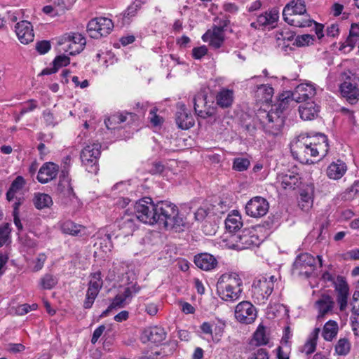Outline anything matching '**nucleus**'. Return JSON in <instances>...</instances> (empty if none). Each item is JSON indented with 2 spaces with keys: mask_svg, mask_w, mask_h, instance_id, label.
<instances>
[{
  "mask_svg": "<svg viewBox=\"0 0 359 359\" xmlns=\"http://www.w3.org/2000/svg\"><path fill=\"white\" fill-rule=\"evenodd\" d=\"M140 221L148 224H158L166 229L183 231L188 223L180 214L177 206L168 201L154 203L151 198H144L136 202Z\"/></svg>",
  "mask_w": 359,
  "mask_h": 359,
  "instance_id": "f257e3e1",
  "label": "nucleus"
},
{
  "mask_svg": "<svg viewBox=\"0 0 359 359\" xmlns=\"http://www.w3.org/2000/svg\"><path fill=\"white\" fill-rule=\"evenodd\" d=\"M292 156L302 163H314L311 158H323L327 154L329 144L327 137L324 134L311 137L301 135L290 142Z\"/></svg>",
  "mask_w": 359,
  "mask_h": 359,
  "instance_id": "f03ea898",
  "label": "nucleus"
},
{
  "mask_svg": "<svg viewBox=\"0 0 359 359\" xmlns=\"http://www.w3.org/2000/svg\"><path fill=\"white\" fill-rule=\"evenodd\" d=\"M217 294L226 302L238 300L243 292V280L234 272L222 274L217 282Z\"/></svg>",
  "mask_w": 359,
  "mask_h": 359,
  "instance_id": "7ed1b4c3",
  "label": "nucleus"
},
{
  "mask_svg": "<svg viewBox=\"0 0 359 359\" xmlns=\"http://www.w3.org/2000/svg\"><path fill=\"white\" fill-rule=\"evenodd\" d=\"M283 17L289 25L297 27H309L314 22L306 13L303 0H292L288 3L283 8Z\"/></svg>",
  "mask_w": 359,
  "mask_h": 359,
  "instance_id": "20e7f679",
  "label": "nucleus"
},
{
  "mask_svg": "<svg viewBox=\"0 0 359 359\" xmlns=\"http://www.w3.org/2000/svg\"><path fill=\"white\" fill-rule=\"evenodd\" d=\"M224 242L229 249L242 250L259 245L261 241L254 229H245L241 233L231 234Z\"/></svg>",
  "mask_w": 359,
  "mask_h": 359,
  "instance_id": "39448f33",
  "label": "nucleus"
},
{
  "mask_svg": "<svg viewBox=\"0 0 359 359\" xmlns=\"http://www.w3.org/2000/svg\"><path fill=\"white\" fill-rule=\"evenodd\" d=\"M274 276L269 278L261 277L255 279L252 285L251 293L255 302L264 304L268 300L274 288Z\"/></svg>",
  "mask_w": 359,
  "mask_h": 359,
  "instance_id": "423d86ee",
  "label": "nucleus"
},
{
  "mask_svg": "<svg viewBox=\"0 0 359 359\" xmlns=\"http://www.w3.org/2000/svg\"><path fill=\"white\" fill-rule=\"evenodd\" d=\"M101 145L98 142H94L86 145L81 153V160L84 165L87 167L88 172H95L97 171V163L100 156Z\"/></svg>",
  "mask_w": 359,
  "mask_h": 359,
  "instance_id": "0eeeda50",
  "label": "nucleus"
},
{
  "mask_svg": "<svg viewBox=\"0 0 359 359\" xmlns=\"http://www.w3.org/2000/svg\"><path fill=\"white\" fill-rule=\"evenodd\" d=\"M86 43L85 37L80 33L73 32L65 34L60 44L64 45L63 50L74 55L80 53Z\"/></svg>",
  "mask_w": 359,
  "mask_h": 359,
  "instance_id": "6e6552de",
  "label": "nucleus"
},
{
  "mask_svg": "<svg viewBox=\"0 0 359 359\" xmlns=\"http://www.w3.org/2000/svg\"><path fill=\"white\" fill-rule=\"evenodd\" d=\"M229 23V20L227 19L220 21L218 26H213L202 36L203 41L208 42L215 48H220L224 41V29Z\"/></svg>",
  "mask_w": 359,
  "mask_h": 359,
  "instance_id": "1a4fd4ad",
  "label": "nucleus"
},
{
  "mask_svg": "<svg viewBox=\"0 0 359 359\" xmlns=\"http://www.w3.org/2000/svg\"><path fill=\"white\" fill-rule=\"evenodd\" d=\"M262 123L264 125V128L266 133L277 136L281 132L284 120L283 118L278 114V112L270 111L267 113H264V116H263L262 118Z\"/></svg>",
  "mask_w": 359,
  "mask_h": 359,
  "instance_id": "9d476101",
  "label": "nucleus"
},
{
  "mask_svg": "<svg viewBox=\"0 0 359 359\" xmlns=\"http://www.w3.org/2000/svg\"><path fill=\"white\" fill-rule=\"evenodd\" d=\"M235 317L240 323L250 324L257 318V310L249 301H243L235 308Z\"/></svg>",
  "mask_w": 359,
  "mask_h": 359,
  "instance_id": "9b49d317",
  "label": "nucleus"
},
{
  "mask_svg": "<svg viewBox=\"0 0 359 359\" xmlns=\"http://www.w3.org/2000/svg\"><path fill=\"white\" fill-rule=\"evenodd\" d=\"M269 209V202L261 196L252 198L245 205L246 214L255 218L264 216L268 212Z\"/></svg>",
  "mask_w": 359,
  "mask_h": 359,
  "instance_id": "f8f14e48",
  "label": "nucleus"
},
{
  "mask_svg": "<svg viewBox=\"0 0 359 359\" xmlns=\"http://www.w3.org/2000/svg\"><path fill=\"white\" fill-rule=\"evenodd\" d=\"M334 288L336 294V301L339 305V310L344 311L348 306L350 294L349 286L343 276H337V280L334 282Z\"/></svg>",
  "mask_w": 359,
  "mask_h": 359,
  "instance_id": "ddd939ff",
  "label": "nucleus"
},
{
  "mask_svg": "<svg viewBox=\"0 0 359 359\" xmlns=\"http://www.w3.org/2000/svg\"><path fill=\"white\" fill-rule=\"evenodd\" d=\"M317 260L309 253L299 255L295 259L294 268L299 271V273L309 276L313 271Z\"/></svg>",
  "mask_w": 359,
  "mask_h": 359,
  "instance_id": "4468645a",
  "label": "nucleus"
},
{
  "mask_svg": "<svg viewBox=\"0 0 359 359\" xmlns=\"http://www.w3.org/2000/svg\"><path fill=\"white\" fill-rule=\"evenodd\" d=\"M316 94V88L311 83H303L298 85L292 93V99L297 102L312 98Z\"/></svg>",
  "mask_w": 359,
  "mask_h": 359,
  "instance_id": "2eb2a0df",
  "label": "nucleus"
},
{
  "mask_svg": "<svg viewBox=\"0 0 359 359\" xmlns=\"http://www.w3.org/2000/svg\"><path fill=\"white\" fill-rule=\"evenodd\" d=\"M15 31L19 41L24 44L33 41L34 34L33 26L27 20H22L15 26Z\"/></svg>",
  "mask_w": 359,
  "mask_h": 359,
  "instance_id": "dca6fc26",
  "label": "nucleus"
},
{
  "mask_svg": "<svg viewBox=\"0 0 359 359\" xmlns=\"http://www.w3.org/2000/svg\"><path fill=\"white\" fill-rule=\"evenodd\" d=\"M207 96L203 92L197 93L194 98V110L196 114L203 118L211 116L213 109L208 105Z\"/></svg>",
  "mask_w": 359,
  "mask_h": 359,
  "instance_id": "f3484780",
  "label": "nucleus"
},
{
  "mask_svg": "<svg viewBox=\"0 0 359 359\" xmlns=\"http://www.w3.org/2000/svg\"><path fill=\"white\" fill-rule=\"evenodd\" d=\"M334 302L331 296L323 294L314 303V308L318 311L317 318H323L327 314L332 313Z\"/></svg>",
  "mask_w": 359,
  "mask_h": 359,
  "instance_id": "a211bd4d",
  "label": "nucleus"
},
{
  "mask_svg": "<svg viewBox=\"0 0 359 359\" xmlns=\"http://www.w3.org/2000/svg\"><path fill=\"white\" fill-rule=\"evenodd\" d=\"M58 174V166L52 162L45 163L39 169L37 180L41 184H46L55 179Z\"/></svg>",
  "mask_w": 359,
  "mask_h": 359,
  "instance_id": "6ab92c4d",
  "label": "nucleus"
},
{
  "mask_svg": "<svg viewBox=\"0 0 359 359\" xmlns=\"http://www.w3.org/2000/svg\"><path fill=\"white\" fill-rule=\"evenodd\" d=\"M135 215L126 212L118 221V226L123 230V233L126 235L131 234L136 229V222L140 221L135 205Z\"/></svg>",
  "mask_w": 359,
  "mask_h": 359,
  "instance_id": "aec40b11",
  "label": "nucleus"
},
{
  "mask_svg": "<svg viewBox=\"0 0 359 359\" xmlns=\"http://www.w3.org/2000/svg\"><path fill=\"white\" fill-rule=\"evenodd\" d=\"M166 337V332L161 327L154 326L145 329L142 339L144 342L150 341L154 344L161 343Z\"/></svg>",
  "mask_w": 359,
  "mask_h": 359,
  "instance_id": "412c9836",
  "label": "nucleus"
},
{
  "mask_svg": "<svg viewBox=\"0 0 359 359\" xmlns=\"http://www.w3.org/2000/svg\"><path fill=\"white\" fill-rule=\"evenodd\" d=\"M194 263L203 271H211L217 266L216 258L209 253H201L194 257Z\"/></svg>",
  "mask_w": 359,
  "mask_h": 359,
  "instance_id": "4be33fe9",
  "label": "nucleus"
},
{
  "mask_svg": "<svg viewBox=\"0 0 359 359\" xmlns=\"http://www.w3.org/2000/svg\"><path fill=\"white\" fill-rule=\"evenodd\" d=\"M176 123L178 127L183 130L191 128L194 125V118L189 113L184 105H181L176 113Z\"/></svg>",
  "mask_w": 359,
  "mask_h": 359,
  "instance_id": "5701e85b",
  "label": "nucleus"
},
{
  "mask_svg": "<svg viewBox=\"0 0 359 359\" xmlns=\"http://www.w3.org/2000/svg\"><path fill=\"white\" fill-rule=\"evenodd\" d=\"M57 189L61 194L70 199L75 197V194L71 184V179L65 169L61 171Z\"/></svg>",
  "mask_w": 359,
  "mask_h": 359,
  "instance_id": "b1692460",
  "label": "nucleus"
},
{
  "mask_svg": "<svg viewBox=\"0 0 359 359\" xmlns=\"http://www.w3.org/2000/svg\"><path fill=\"white\" fill-rule=\"evenodd\" d=\"M299 112L302 119L311 121L318 116L319 107L314 102L309 101L299 105Z\"/></svg>",
  "mask_w": 359,
  "mask_h": 359,
  "instance_id": "393cba45",
  "label": "nucleus"
},
{
  "mask_svg": "<svg viewBox=\"0 0 359 359\" xmlns=\"http://www.w3.org/2000/svg\"><path fill=\"white\" fill-rule=\"evenodd\" d=\"M341 95L351 104L359 100V88L348 82H344L340 86Z\"/></svg>",
  "mask_w": 359,
  "mask_h": 359,
  "instance_id": "a878e982",
  "label": "nucleus"
},
{
  "mask_svg": "<svg viewBox=\"0 0 359 359\" xmlns=\"http://www.w3.org/2000/svg\"><path fill=\"white\" fill-rule=\"evenodd\" d=\"M278 180L281 187L285 189H294L299 187L301 184L299 174L291 172L280 175Z\"/></svg>",
  "mask_w": 359,
  "mask_h": 359,
  "instance_id": "bb28decb",
  "label": "nucleus"
},
{
  "mask_svg": "<svg viewBox=\"0 0 359 359\" xmlns=\"http://www.w3.org/2000/svg\"><path fill=\"white\" fill-rule=\"evenodd\" d=\"M243 226L241 215L237 210H233L229 213L225 219L226 229L231 233H236Z\"/></svg>",
  "mask_w": 359,
  "mask_h": 359,
  "instance_id": "cd10ccee",
  "label": "nucleus"
},
{
  "mask_svg": "<svg viewBox=\"0 0 359 359\" xmlns=\"http://www.w3.org/2000/svg\"><path fill=\"white\" fill-rule=\"evenodd\" d=\"M357 43H359V24L351 25L349 36L341 46L340 50L348 53Z\"/></svg>",
  "mask_w": 359,
  "mask_h": 359,
  "instance_id": "c85d7f7f",
  "label": "nucleus"
},
{
  "mask_svg": "<svg viewBox=\"0 0 359 359\" xmlns=\"http://www.w3.org/2000/svg\"><path fill=\"white\" fill-rule=\"evenodd\" d=\"M347 167L344 162L338 160L332 163L327 168V175L332 180H339L343 177L346 172Z\"/></svg>",
  "mask_w": 359,
  "mask_h": 359,
  "instance_id": "c756f323",
  "label": "nucleus"
},
{
  "mask_svg": "<svg viewBox=\"0 0 359 359\" xmlns=\"http://www.w3.org/2000/svg\"><path fill=\"white\" fill-rule=\"evenodd\" d=\"M278 11L273 8L259 15L257 18L261 27H266L267 26L273 27V25L278 21Z\"/></svg>",
  "mask_w": 359,
  "mask_h": 359,
  "instance_id": "7c9ffc66",
  "label": "nucleus"
},
{
  "mask_svg": "<svg viewBox=\"0 0 359 359\" xmlns=\"http://www.w3.org/2000/svg\"><path fill=\"white\" fill-rule=\"evenodd\" d=\"M233 100V92L229 89H222L216 96L217 104L222 108L230 107Z\"/></svg>",
  "mask_w": 359,
  "mask_h": 359,
  "instance_id": "2f4dec72",
  "label": "nucleus"
},
{
  "mask_svg": "<svg viewBox=\"0 0 359 359\" xmlns=\"http://www.w3.org/2000/svg\"><path fill=\"white\" fill-rule=\"evenodd\" d=\"M132 116V114H119L110 116L104 121L108 130H116L121 128V124L127 121L128 116Z\"/></svg>",
  "mask_w": 359,
  "mask_h": 359,
  "instance_id": "473e14b6",
  "label": "nucleus"
},
{
  "mask_svg": "<svg viewBox=\"0 0 359 359\" xmlns=\"http://www.w3.org/2000/svg\"><path fill=\"white\" fill-rule=\"evenodd\" d=\"M33 203L38 210L50 208L53 203L51 196L44 193H36Z\"/></svg>",
  "mask_w": 359,
  "mask_h": 359,
  "instance_id": "72a5a7b5",
  "label": "nucleus"
},
{
  "mask_svg": "<svg viewBox=\"0 0 359 359\" xmlns=\"http://www.w3.org/2000/svg\"><path fill=\"white\" fill-rule=\"evenodd\" d=\"M70 62L69 57L65 55L57 56L53 62V67L52 68L44 69L41 72V74L48 75L55 73L60 67L67 66Z\"/></svg>",
  "mask_w": 359,
  "mask_h": 359,
  "instance_id": "f704fd0d",
  "label": "nucleus"
},
{
  "mask_svg": "<svg viewBox=\"0 0 359 359\" xmlns=\"http://www.w3.org/2000/svg\"><path fill=\"white\" fill-rule=\"evenodd\" d=\"M128 266L125 263H114L113 268L109 271V278L111 280H121L123 276L127 273Z\"/></svg>",
  "mask_w": 359,
  "mask_h": 359,
  "instance_id": "c9c22d12",
  "label": "nucleus"
},
{
  "mask_svg": "<svg viewBox=\"0 0 359 359\" xmlns=\"http://www.w3.org/2000/svg\"><path fill=\"white\" fill-rule=\"evenodd\" d=\"M57 278L51 273H45L39 280L41 290H51L57 284Z\"/></svg>",
  "mask_w": 359,
  "mask_h": 359,
  "instance_id": "e433bc0d",
  "label": "nucleus"
},
{
  "mask_svg": "<svg viewBox=\"0 0 359 359\" xmlns=\"http://www.w3.org/2000/svg\"><path fill=\"white\" fill-rule=\"evenodd\" d=\"M319 332H320L319 328H316L313 331L309 340L302 346V352L305 353L306 355H309V354L313 353L316 351V345H317V339H318Z\"/></svg>",
  "mask_w": 359,
  "mask_h": 359,
  "instance_id": "4c0bfd02",
  "label": "nucleus"
},
{
  "mask_svg": "<svg viewBox=\"0 0 359 359\" xmlns=\"http://www.w3.org/2000/svg\"><path fill=\"white\" fill-rule=\"evenodd\" d=\"M338 332V324L334 320H329L324 325L322 335L326 341H332Z\"/></svg>",
  "mask_w": 359,
  "mask_h": 359,
  "instance_id": "58836bf2",
  "label": "nucleus"
},
{
  "mask_svg": "<svg viewBox=\"0 0 359 359\" xmlns=\"http://www.w3.org/2000/svg\"><path fill=\"white\" fill-rule=\"evenodd\" d=\"M25 180L21 176H18L14 181L12 182L8 191L6 193V198L11 201L15 198V194L20 191L24 184Z\"/></svg>",
  "mask_w": 359,
  "mask_h": 359,
  "instance_id": "ea45409f",
  "label": "nucleus"
},
{
  "mask_svg": "<svg viewBox=\"0 0 359 359\" xmlns=\"http://www.w3.org/2000/svg\"><path fill=\"white\" fill-rule=\"evenodd\" d=\"M274 90L273 88L267 85H260L256 90V96L262 102H269L271 101Z\"/></svg>",
  "mask_w": 359,
  "mask_h": 359,
  "instance_id": "a19ab883",
  "label": "nucleus"
},
{
  "mask_svg": "<svg viewBox=\"0 0 359 359\" xmlns=\"http://www.w3.org/2000/svg\"><path fill=\"white\" fill-rule=\"evenodd\" d=\"M62 229L65 233L72 236H79L84 231L85 227L83 226L76 224L72 221H67L63 223Z\"/></svg>",
  "mask_w": 359,
  "mask_h": 359,
  "instance_id": "79ce46f5",
  "label": "nucleus"
},
{
  "mask_svg": "<svg viewBox=\"0 0 359 359\" xmlns=\"http://www.w3.org/2000/svg\"><path fill=\"white\" fill-rule=\"evenodd\" d=\"M103 285V281L100 271L95 272L90 275L88 283V290L99 294L100 289Z\"/></svg>",
  "mask_w": 359,
  "mask_h": 359,
  "instance_id": "37998d69",
  "label": "nucleus"
},
{
  "mask_svg": "<svg viewBox=\"0 0 359 359\" xmlns=\"http://www.w3.org/2000/svg\"><path fill=\"white\" fill-rule=\"evenodd\" d=\"M98 25L100 27V31L102 33V36H107L114 27V23L109 18H96Z\"/></svg>",
  "mask_w": 359,
  "mask_h": 359,
  "instance_id": "c03bdc74",
  "label": "nucleus"
},
{
  "mask_svg": "<svg viewBox=\"0 0 359 359\" xmlns=\"http://www.w3.org/2000/svg\"><path fill=\"white\" fill-rule=\"evenodd\" d=\"M87 32L90 38L99 39L102 37L97 18L92 19L87 25Z\"/></svg>",
  "mask_w": 359,
  "mask_h": 359,
  "instance_id": "a18cd8bd",
  "label": "nucleus"
},
{
  "mask_svg": "<svg viewBox=\"0 0 359 359\" xmlns=\"http://www.w3.org/2000/svg\"><path fill=\"white\" fill-rule=\"evenodd\" d=\"M254 340L256 341V345H265L269 341V338L265 333V327L259 325L254 334Z\"/></svg>",
  "mask_w": 359,
  "mask_h": 359,
  "instance_id": "49530a36",
  "label": "nucleus"
},
{
  "mask_svg": "<svg viewBox=\"0 0 359 359\" xmlns=\"http://www.w3.org/2000/svg\"><path fill=\"white\" fill-rule=\"evenodd\" d=\"M351 348V344L346 338L340 339L335 346V351L340 355H347Z\"/></svg>",
  "mask_w": 359,
  "mask_h": 359,
  "instance_id": "de8ad7c7",
  "label": "nucleus"
},
{
  "mask_svg": "<svg viewBox=\"0 0 359 359\" xmlns=\"http://www.w3.org/2000/svg\"><path fill=\"white\" fill-rule=\"evenodd\" d=\"M250 164V160L247 158H236L233 162V169L238 172H243L249 168Z\"/></svg>",
  "mask_w": 359,
  "mask_h": 359,
  "instance_id": "09e8293b",
  "label": "nucleus"
},
{
  "mask_svg": "<svg viewBox=\"0 0 359 359\" xmlns=\"http://www.w3.org/2000/svg\"><path fill=\"white\" fill-rule=\"evenodd\" d=\"M137 11L138 10L133 4H130L119 17L122 20V25L129 24L130 18L135 16Z\"/></svg>",
  "mask_w": 359,
  "mask_h": 359,
  "instance_id": "8fccbe9b",
  "label": "nucleus"
},
{
  "mask_svg": "<svg viewBox=\"0 0 359 359\" xmlns=\"http://www.w3.org/2000/svg\"><path fill=\"white\" fill-rule=\"evenodd\" d=\"M211 205H203L200 207L194 213V217L196 221H203L210 212Z\"/></svg>",
  "mask_w": 359,
  "mask_h": 359,
  "instance_id": "3c124183",
  "label": "nucleus"
},
{
  "mask_svg": "<svg viewBox=\"0 0 359 359\" xmlns=\"http://www.w3.org/2000/svg\"><path fill=\"white\" fill-rule=\"evenodd\" d=\"M301 202L299 205L303 210H308L313 204V199L311 195L305 191H302L300 194Z\"/></svg>",
  "mask_w": 359,
  "mask_h": 359,
  "instance_id": "603ef678",
  "label": "nucleus"
},
{
  "mask_svg": "<svg viewBox=\"0 0 359 359\" xmlns=\"http://www.w3.org/2000/svg\"><path fill=\"white\" fill-rule=\"evenodd\" d=\"M47 257L44 253H40L36 258L33 261L34 266L32 271L38 272L41 270L46 261Z\"/></svg>",
  "mask_w": 359,
  "mask_h": 359,
  "instance_id": "864d4df0",
  "label": "nucleus"
},
{
  "mask_svg": "<svg viewBox=\"0 0 359 359\" xmlns=\"http://www.w3.org/2000/svg\"><path fill=\"white\" fill-rule=\"evenodd\" d=\"M314 41V36L311 34H303L297 36L295 39V43L297 46H305L312 43Z\"/></svg>",
  "mask_w": 359,
  "mask_h": 359,
  "instance_id": "5fc2aeb1",
  "label": "nucleus"
},
{
  "mask_svg": "<svg viewBox=\"0 0 359 359\" xmlns=\"http://www.w3.org/2000/svg\"><path fill=\"white\" fill-rule=\"evenodd\" d=\"M9 234L10 229L8 224L0 226V247L7 243L9 238Z\"/></svg>",
  "mask_w": 359,
  "mask_h": 359,
  "instance_id": "6e6d98bb",
  "label": "nucleus"
},
{
  "mask_svg": "<svg viewBox=\"0 0 359 359\" xmlns=\"http://www.w3.org/2000/svg\"><path fill=\"white\" fill-rule=\"evenodd\" d=\"M97 293L88 290L86 294V299L83 302V307L85 309H90L97 296Z\"/></svg>",
  "mask_w": 359,
  "mask_h": 359,
  "instance_id": "4d7b16f0",
  "label": "nucleus"
},
{
  "mask_svg": "<svg viewBox=\"0 0 359 359\" xmlns=\"http://www.w3.org/2000/svg\"><path fill=\"white\" fill-rule=\"evenodd\" d=\"M347 199H352L359 195V180L355 181L353 185L347 189Z\"/></svg>",
  "mask_w": 359,
  "mask_h": 359,
  "instance_id": "13d9d810",
  "label": "nucleus"
},
{
  "mask_svg": "<svg viewBox=\"0 0 359 359\" xmlns=\"http://www.w3.org/2000/svg\"><path fill=\"white\" fill-rule=\"evenodd\" d=\"M126 299L121 294L116 295L109 305V309L122 308L126 304Z\"/></svg>",
  "mask_w": 359,
  "mask_h": 359,
  "instance_id": "bf43d9fd",
  "label": "nucleus"
},
{
  "mask_svg": "<svg viewBox=\"0 0 359 359\" xmlns=\"http://www.w3.org/2000/svg\"><path fill=\"white\" fill-rule=\"evenodd\" d=\"M36 49L40 54H45L50 49V43L48 41H41L36 43Z\"/></svg>",
  "mask_w": 359,
  "mask_h": 359,
  "instance_id": "052dcab7",
  "label": "nucleus"
},
{
  "mask_svg": "<svg viewBox=\"0 0 359 359\" xmlns=\"http://www.w3.org/2000/svg\"><path fill=\"white\" fill-rule=\"evenodd\" d=\"M208 52V48L205 46L194 48L192 50L193 56L195 59H201Z\"/></svg>",
  "mask_w": 359,
  "mask_h": 359,
  "instance_id": "680f3d73",
  "label": "nucleus"
},
{
  "mask_svg": "<svg viewBox=\"0 0 359 359\" xmlns=\"http://www.w3.org/2000/svg\"><path fill=\"white\" fill-rule=\"evenodd\" d=\"M37 107V104L35 101L33 100H30L25 106H24L20 112V116H23L25 114L28 113L29 111H33Z\"/></svg>",
  "mask_w": 359,
  "mask_h": 359,
  "instance_id": "e2e57ef3",
  "label": "nucleus"
},
{
  "mask_svg": "<svg viewBox=\"0 0 359 359\" xmlns=\"http://www.w3.org/2000/svg\"><path fill=\"white\" fill-rule=\"evenodd\" d=\"M105 329V326L104 325H101L94 330L91 338L92 344H95L98 341Z\"/></svg>",
  "mask_w": 359,
  "mask_h": 359,
  "instance_id": "0e129e2a",
  "label": "nucleus"
},
{
  "mask_svg": "<svg viewBox=\"0 0 359 359\" xmlns=\"http://www.w3.org/2000/svg\"><path fill=\"white\" fill-rule=\"evenodd\" d=\"M144 311L149 316H155L158 311V306L154 303H148L144 305Z\"/></svg>",
  "mask_w": 359,
  "mask_h": 359,
  "instance_id": "69168bd1",
  "label": "nucleus"
},
{
  "mask_svg": "<svg viewBox=\"0 0 359 359\" xmlns=\"http://www.w3.org/2000/svg\"><path fill=\"white\" fill-rule=\"evenodd\" d=\"M212 327L213 325H212L211 323L208 322H204L201 325V330L203 332V333L210 335L212 337V339H214Z\"/></svg>",
  "mask_w": 359,
  "mask_h": 359,
  "instance_id": "338daca9",
  "label": "nucleus"
},
{
  "mask_svg": "<svg viewBox=\"0 0 359 359\" xmlns=\"http://www.w3.org/2000/svg\"><path fill=\"white\" fill-rule=\"evenodd\" d=\"M248 359H269L266 351L264 348L258 349Z\"/></svg>",
  "mask_w": 359,
  "mask_h": 359,
  "instance_id": "774afa93",
  "label": "nucleus"
}]
</instances>
